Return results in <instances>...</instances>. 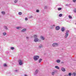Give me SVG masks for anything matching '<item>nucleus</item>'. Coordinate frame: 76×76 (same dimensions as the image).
I'll return each mask as SVG.
<instances>
[{"instance_id": "28", "label": "nucleus", "mask_w": 76, "mask_h": 76, "mask_svg": "<svg viewBox=\"0 0 76 76\" xmlns=\"http://www.w3.org/2000/svg\"><path fill=\"white\" fill-rule=\"evenodd\" d=\"M1 13L3 14V15L5 14V12H1Z\"/></svg>"}, {"instance_id": "9", "label": "nucleus", "mask_w": 76, "mask_h": 76, "mask_svg": "<svg viewBox=\"0 0 76 76\" xmlns=\"http://www.w3.org/2000/svg\"><path fill=\"white\" fill-rule=\"evenodd\" d=\"M61 70L62 72H65L66 71V69L64 68V67H62L61 68Z\"/></svg>"}, {"instance_id": "44", "label": "nucleus", "mask_w": 76, "mask_h": 76, "mask_svg": "<svg viewBox=\"0 0 76 76\" xmlns=\"http://www.w3.org/2000/svg\"><path fill=\"white\" fill-rule=\"evenodd\" d=\"M75 23V24L76 25V23Z\"/></svg>"}, {"instance_id": "33", "label": "nucleus", "mask_w": 76, "mask_h": 76, "mask_svg": "<svg viewBox=\"0 0 76 76\" xmlns=\"http://www.w3.org/2000/svg\"><path fill=\"white\" fill-rule=\"evenodd\" d=\"M15 71L17 73H18V72H19V70H15Z\"/></svg>"}, {"instance_id": "31", "label": "nucleus", "mask_w": 76, "mask_h": 76, "mask_svg": "<svg viewBox=\"0 0 76 76\" xmlns=\"http://www.w3.org/2000/svg\"><path fill=\"white\" fill-rule=\"evenodd\" d=\"M11 50H14V48L13 47H11Z\"/></svg>"}, {"instance_id": "26", "label": "nucleus", "mask_w": 76, "mask_h": 76, "mask_svg": "<svg viewBox=\"0 0 76 76\" xmlns=\"http://www.w3.org/2000/svg\"><path fill=\"white\" fill-rule=\"evenodd\" d=\"M7 34L6 33L4 32L3 33V34L4 35V36H5Z\"/></svg>"}, {"instance_id": "17", "label": "nucleus", "mask_w": 76, "mask_h": 76, "mask_svg": "<svg viewBox=\"0 0 76 76\" xmlns=\"http://www.w3.org/2000/svg\"><path fill=\"white\" fill-rule=\"evenodd\" d=\"M56 62H57V63H60V60H56Z\"/></svg>"}, {"instance_id": "35", "label": "nucleus", "mask_w": 76, "mask_h": 76, "mask_svg": "<svg viewBox=\"0 0 76 76\" xmlns=\"http://www.w3.org/2000/svg\"><path fill=\"white\" fill-rule=\"evenodd\" d=\"M45 9H47V7L46 6H45L44 7Z\"/></svg>"}, {"instance_id": "36", "label": "nucleus", "mask_w": 76, "mask_h": 76, "mask_svg": "<svg viewBox=\"0 0 76 76\" xmlns=\"http://www.w3.org/2000/svg\"><path fill=\"white\" fill-rule=\"evenodd\" d=\"M25 20H28V18H25Z\"/></svg>"}, {"instance_id": "6", "label": "nucleus", "mask_w": 76, "mask_h": 76, "mask_svg": "<svg viewBox=\"0 0 76 76\" xmlns=\"http://www.w3.org/2000/svg\"><path fill=\"white\" fill-rule=\"evenodd\" d=\"M38 69H37L36 70L34 74V75H36L38 74Z\"/></svg>"}, {"instance_id": "23", "label": "nucleus", "mask_w": 76, "mask_h": 76, "mask_svg": "<svg viewBox=\"0 0 76 76\" xmlns=\"http://www.w3.org/2000/svg\"><path fill=\"white\" fill-rule=\"evenodd\" d=\"M21 28L22 27H16V29H19Z\"/></svg>"}, {"instance_id": "32", "label": "nucleus", "mask_w": 76, "mask_h": 76, "mask_svg": "<svg viewBox=\"0 0 76 76\" xmlns=\"http://www.w3.org/2000/svg\"><path fill=\"white\" fill-rule=\"evenodd\" d=\"M61 8H58V10H61Z\"/></svg>"}, {"instance_id": "39", "label": "nucleus", "mask_w": 76, "mask_h": 76, "mask_svg": "<svg viewBox=\"0 0 76 76\" xmlns=\"http://www.w3.org/2000/svg\"><path fill=\"white\" fill-rule=\"evenodd\" d=\"M66 6H69V5L68 4H66Z\"/></svg>"}, {"instance_id": "11", "label": "nucleus", "mask_w": 76, "mask_h": 76, "mask_svg": "<svg viewBox=\"0 0 76 76\" xmlns=\"http://www.w3.org/2000/svg\"><path fill=\"white\" fill-rule=\"evenodd\" d=\"M40 38L41 39H42V40H44L45 39V38H44V37L42 36H41L40 37Z\"/></svg>"}, {"instance_id": "16", "label": "nucleus", "mask_w": 76, "mask_h": 76, "mask_svg": "<svg viewBox=\"0 0 76 76\" xmlns=\"http://www.w3.org/2000/svg\"><path fill=\"white\" fill-rule=\"evenodd\" d=\"M42 61V59H41V58L39 59L38 61L39 63H40Z\"/></svg>"}, {"instance_id": "8", "label": "nucleus", "mask_w": 76, "mask_h": 76, "mask_svg": "<svg viewBox=\"0 0 76 76\" xmlns=\"http://www.w3.org/2000/svg\"><path fill=\"white\" fill-rule=\"evenodd\" d=\"M72 76H76V73L75 72H73L72 73Z\"/></svg>"}, {"instance_id": "3", "label": "nucleus", "mask_w": 76, "mask_h": 76, "mask_svg": "<svg viewBox=\"0 0 76 76\" xmlns=\"http://www.w3.org/2000/svg\"><path fill=\"white\" fill-rule=\"evenodd\" d=\"M52 45L53 47H57V46L58 45V44L57 43H54Z\"/></svg>"}, {"instance_id": "22", "label": "nucleus", "mask_w": 76, "mask_h": 76, "mask_svg": "<svg viewBox=\"0 0 76 76\" xmlns=\"http://www.w3.org/2000/svg\"><path fill=\"white\" fill-rule=\"evenodd\" d=\"M18 1V0H15L14 1V2L15 3H17Z\"/></svg>"}, {"instance_id": "45", "label": "nucleus", "mask_w": 76, "mask_h": 76, "mask_svg": "<svg viewBox=\"0 0 76 76\" xmlns=\"http://www.w3.org/2000/svg\"><path fill=\"white\" fill-rule=\"evenodd\" d=\"M38 58H39V56H38Z\"/></svg>"}, {"instance_id": "12", "label": "nucleus", "mask_w": 76, "mask_h": 76, "mask_svg": "<svg viewBox=\"0 0 76 76\" xmlns=\"http://www.w3.org/2000/svg\"><path fill=\"white\" fill-rule=\"evenodd\" d=\"M26 31V28L23 29L21 30V32H25Z\"/></svg>"}, {"instance_id": "1", "label": "nucleus", "mask_w": 76, "mask_h": 76, "mask_svg": "<svg viewBox=\"0 0 76 76\" xmlns=\"http://www.w3.org/2000/svg\"><path fill=\"white\" fill-rule=\"evenodd\" d=\"M69 30L66 31V35L65 36V38H67V37L69 35Z\"/></svg>"}, {"instance_id": "21", "label": "nucleus", "mask_w": 76, "mask_h": 76, "mask_svg": "<svg viewBox=\"0 0 76 76\" xmlns=\"http://www.w3.org/2000/svg\"><path fill=\"white\" fill-rule=\"evenodd\" d=\"M22 12H18V15H22Z\"/></svg>"}, {"instance_id": "7", "label": "nucleus", "mask_w": 76, "mask_h": 76, "mask_svg": "<svg viewBox=\"0 0 76 76\" xmlns=\"http://www.w3.org/2000/svg\"><path fill=\"white\" fill-rule=\"evenodd\" d=\"M38 41V38H34V42H37Z\"/></svg>"}, {"instance_id": "15", "label": "nucleus", "mask_w": 76, "mask_h": 76, "mask_svg": "<svg viewBox=\"0 0 76 76\" xmlns=\"http://www.w3.org/2000/svg\"><path fill=\"white\" fill-rule=\"evenodd\" d=\"M4 28L6 30H7V29H8V28H7V26H4Z\"/></svg>"}, {"instance_id": "20", "label": "nucleus", "mask_w": 76, "mask_h": 76, "mask_svg": "<svg viewBox=\"0 0 76 76\" xmlns=\"http://www.w3.org/2000/svg\"><path fill=\"white\" fill-rule=\"evenodd\" d=\"M55 75V72H52L51 73V75Z\"/></svg>"}, {"instance_id": "2", "label": "nucleus", "mask_w": 76, "mask_h": 76, "mask_svg": "<svg viewBox=\"0 0 76 76\" xmlns=\"http://www.w3.org/2000/svg\"><path fill=\"white\" fill-rule=\"evenodd\" d=\"M33 59L35 61H37L38 60V56H34L33 57Z\"/></svg>"}, {"instance_id": "4", "label": "nucleus", "mask_w": 76, "mask_h": 76, "mask_svg": "<svg viewBox=\"0 0 76 76\" xmlns=\"http://www.w3.org/2000/svg\"><path fill=\"white\" fill-rule=\"evenodd\" d=\"M23 61L20 60H18V63H19V65H21L23 64V63H22Z\"/></svg>"}, {"instance_id": "18", "label": "nucleus", "mask_w": 76, "mask_h": 76, "mask_svg": "<svg viewBox=\"0 0 76 76\" xmlns=\"http://www.w3.org/2000/svg\"><path fill=\"white\" fill-rule=\"evenodd\" d=\"M42 45L41 44H40V45H39V48H42Z\"/></svg>"}, {"instance_id": "38", "label": "nucleus", "mask_w": 76, "mask_h": 76, "mask_svg": "<svg viewBox=\"0 0 76 76\" xmlns=\"http://www.w3.org/2000/svg\"><path fill=\"white\" fill-rule=\"evenodd\" d=\"M36 12H37V13L38 12V10H36Z\"/></svg>"}, {"instance_id": "24", "label": "nucleus", "mask_w": 76, "mask_h": 76, "mask_svg": "<svg viewBox=\"0 0 76 76\" xmlns=\"http://www.w3.org/2000/svg\"><path fill=\"white\" fill-rule=\"evenodd\" d=\"M34 38H37V35H34Z\"/></svg>"}, {"instance_id": "34", "label": "nucleus", "mask_w": 76, "mask_h": 76, "mask_svg": "<svg viewBox=\"0 0 76 76\" xmlns=\"http://www.w3.org/2000/svg\"><path fill=\"white\" fill-rule=\"evenodd\" d=\"M72 1H73V2H74V3H76V0H72Z\"/></svg>"}, {"instance_id": "42", "label": "nucleus", "mask_w": 76, "mask_h": 76, "mask_svg": "<svg viewBox=\"0 0 76 76\" xmlns=\"http://www.w3.org/2000/svg\"><path fill=\"white\" fill-rule=\"evenodd\" d=\"M24 76H27V75H24Z\"/></svg>"}, {"instance_id": "40", "label": "nucleus", "mask_w": 76, "mask_h": 76, "mask_svg": "<svg viewBox=\"0 0 76 76\" xmlns=\"http://www.w3.org/2000/svg\"><path fill=\"white\" fill-rule=\"evenodd\" d=\"M26 39H29V37H26Z\"/></svg>"}, {"instance_id": "43", "label": "nucleus", "mask_w": 76, "mask_h": 76, "mask_svg": "<svg viewBox=\"0 0 76 76\" xmlns=\"http://www.w3.org/2000/svg\"><path fill=\"white\" fill-rule=\"evenodd\" d=\"M39 12V10H38V12Z\"/></svg>"}, {"instance_id": "30", "label": "nucleus", "mask_w": 76, "mask_h": 76, "mask_svg": "<svg viewBox=\"0 0 76 76\" xmlns=\"http://www.w3.org/2000/svg\"><path fill=\"white\" fill-rule=\"evenodd\" d=\"M4 67H6V66H7V64H4Z\"/></svg>"}, {"instance_id": "13", "label": "nucleus", "mask_w": 76, "mask_h": 76, "mask_svg": "<svg viewBox=\"0 0 76 76\" xmlns=\"http://www.w3.org/2000/svg\"><path fill=\"white\" fill-rule=\"evenodd\" d=\"M55 26V25H53L52 26H51L50 27V29H53L54 28V27Z\"/></svg>"}, {"instance_id": "29", "label": "nucleus", "mask_w": 76, "mask_h": 76, "mask_svg": "<svg viewBox=\"0 0 76 76\" xmlns=\"http://www.w3.org/2000/svg\"><path fill=\"white\" fill-rule=\"evenodd\" d=\"M74 12H75V13L76 12V8H75L73 10Z\"/></svg>"}, {"instance_id": "14", "label": "nucleus", "mask_w": 76, "mask_h": 76, "mask_svg": "<svg viewBox=\"0 0 76 76\" xmlns=\"http://www.w3.org/2000/svg\"><path fill=\"white\" fill-rule=\"evenodd\" d=\"M55 67L57 69H60V68H59V67H58V66H55Z\"/></svg>"}, {"instance_id": "41", "label": "nucleus", "mask_w": 76, "mask_h": 76, "mask_svg": "<svg viewBox=\"0 0 76 76\" xmlns=\"http://www.w3.org/2000/svg\"><path fill=\"white\" fill-rule=\"evenodd\" d=\"M32 18V16H31L29 17V18Z\"/></svg>"}, {"instance_id": "27", "label": "nucleus", "mask_w": 76, "mask_h": 76, "mask_svg": "<svg viewBox=\"0 0 76 76\" xmlns=\"http://www.w3.org/2000/svg\"><path fill=\"white\" fill-rule=\"evenodd\" d=\"M69 19H72V17L71 15H69Z\"/></svg>"}, {"instance_id": "37", "label": "nucleus", "mask_w": 76, "mask_h": 76, "mask_svg": "<svg viewBox=\"0 0 76 76\" xmlns=\"http://www.w3.org/2000/svg\"><path fill=\"white\" fill-rule=\"evenodd\" d=\"M64 76H69V75H65Z\"/></svg>"}, {"instance_id": "25", "label": "nucleus", "mask_w": 76, "mask_h": 76, "mask_svg": "<svg viewBox=\"0 0 76 76\" xmlns=\"http://www.w3.org/2000/svg\"><path fill=\"white\" fill-rule=\"evenodd\" d=\"M62 16H63V14H60L59 15V17H61Z\"/></svg>"}, {"instance_id": "5", "label": "nucleus", "mask_w": 76, "mask_h": 76, "mask_svg": "<svg viewBox=\"0 0 76 76\" xmlns=\"http://www.w3.org/2000/svg\"><path fill=\"white\" fill-rule=\"evenodd\" d=\"M60 27L59 26H56L55 28L56 30L57 31H58L59 29H60Z\"/></svg>"}, {"instance_id": "19", "label": "nucleus", "mask_w": 76, "mask_h": 76, "mask_svg": "<svg viewBox=\"0 0 76 76\" xmlns=\"http://www.w3.org/2000/svg\"><path fill=\"white\" fill-rule=\"evenodd\" d=\"M68 76H71L72 75V73L71 72H70V73H69V74H68Z\"/></svg>"}, {"instance_id": "10", "label": "nucleus", "mask_w": 76, "mask_h": 76, "mask_svg": "<svg viewBox=\"0 0 76 76\" xmlns=\"http://www.w3.org/2000/svg\"><path fill=\"white\" fill-rule=\"evenodd\" d=\"M65 30V28L64 27H62L61 31L62 32H64Z\"/></svg>"}]
</instances>
